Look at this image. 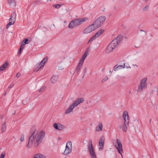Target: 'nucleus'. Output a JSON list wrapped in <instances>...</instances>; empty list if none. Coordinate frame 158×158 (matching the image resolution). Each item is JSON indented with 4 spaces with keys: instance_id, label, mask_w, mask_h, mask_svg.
Returning <instances> with one entry per match:
<instances>
[{
    "instance_id": "obj_27",
    "label": "nucleus",
    "mask_w": 158,
    "mask_h": 158,
    "mask_svg": "<svg viewBox=\"0 0 158 158\" xmlns=\"http://www.w3.org/2000/svg\"><path fill=\"white\" fill-rule=\"evenodd\" d=\"M24 134H22L21 135V137L20 139V141L21 142H23L24 140Z\"/></svg>"
},
{
    "instance_id": "obj_32",
    "label": "nucleus",
    "mask_w": 158,
    "mask_h": 158,
    "mask_svg": "<svg viewBox=\"0 0 158 158\" xmlns=\"http://www.w3.org/2000/svg\"><path fill=\"white\" fill-rule=\"evenodd\" d=\"M108 79V77H105L102 80V82H104L105 81L107 80Z\"/></svg>"
},
{
    "instance_id": "obj_44",
    "label": "nucleus",
    "mask_w": 158,
    "mask_h": 158,
    "mask_svg": "<svg viewBox=\"0 0 158 158\" xmlns=\"http://www.w3.org/2000/svg\"><path fill=\"white\" fill-rule=\"evenodd\" d=\"M110 73H111V71H110Z\"/></svg>"
},
{
    "instance_id": "obj_3",
    "label": "nucleus",
    "mask_w": 158,
    "mask_h": 158,
    "mask_svg": "<svg viewBox=\"0 0 158 158\" xmlns=\"http://www.w3.org/2000/svg\"><path fill=\"white\" fill-rule=\"evenodd\" d=\"M84 101V99L83 98H79L73 102L70 107L68 108L64 112L66 114H68L72 112L73 109L76 106H77L80 103L83 102Z\"/></svg>"
},
{
    "instance_id": "obj_31",
    "label": "nucleus",
    "mask_w": 158,
    "mask_h": 158,
    "mask_svg": "<svg viewBox=\"0 0 158 158\" xmlns=\"http://www.w3.org/2000/svg\"><path fill=\"white\" fill-rule=\"evenodd\" d=\"M124 68H126L127 69L131 68V67H130V66H129V65L128 64H125V67Z\"/></svg>"
},
{
    "instance_id": "obj_7",
    "label": "nucleus",
    "mask_w": 158,
    "mask_h": 158,
    "mask_svg": "<svg viewBox=\"0 0 158 158\" xmlns=\"http://www.w3.org/2000/svg\"><path fill=\"white\" fill-rule=\"evenodd\" d=\"M147 78H144L142 79L138 87L137 90L138 92H141L147 88Z\"/></svg>"
},
{
    "instance_id": "obj_1",
    "label": "nucleus",
    "mask_w": 158,
    "mask_h": 158,
    "mask_svg": "<svg viewBox=\"0 0 158 158\" xmlns=\"http://www.w3.org/2000/svg\"><path fill=\"white\" fill-rule=\"evenodd\" d=\"M45 135V132L43 131H35L29 139L27 147L30 148L32 144H33L35 147L38 146L41 142Z\"/></svg>"
},
{
    "instance_id": "obj_24",
    "label": "nucleus",
    "mask_w": 158,
    "mask_h": 158,
    "mask_svg": "<svg viewBox=\"0 0 158 158\" xmlns=\"http://www.w3.org/2000/svg\"><path fill=\"white\" fill-rule=\"evenodd\" d=\"M125 67V63H124L123 65H120L118 66H117V65H116L114 68V71H115L117 70V69L118 68L120 69H123Z\"/></svg>"
},
{
    "instance_id": "obj_41",
    "label": "nucleus",
    "mask_w": 158,
    "mask_h": 158,
    "mask_svg": "<svg viewBox=\"0 0 158 158\" xmlns=\"http://www.w3.org/2000/svg\"><path fill=\"white\" fill-rule=\"evenodd\" d=\"M87 141L86 140H84L83 141V143L84 144H86L87 143Z\"/></svg>"
},
{
    "instance_id": "obj_23",
    "label": "nucleus",
    "mask_w": 158,
    "mask_h": 158,
    "mask_svg": "<svg viewBox=\"0 0 158 158\" xmlns=\"http://www.w3.org/2000/svg\"><path fill=\"white\" fill-rule=\"evenodd\" d=\"M33 158H45L44 156L41 154H37L35 155Z\"/></svg>"
},
{
    "instance_id": "obj_40",
    "label": "nucleus",
    "mask_w": 158,
    "mask_h": 158,
    "mask_svg": "<svg viewBox=\"0 0 158 158\" xmlns=\"http://www.w3.org/2000/svg\"><path fill=\"white\" fill-rule=\"evenodd\" d=\"M20 76V74L19 73H18L16 75V77H19Z\"/></svg>"
},
{
    "instance_id": "obj_22",
    "label": "nucleus",
    "mask_w": 158,
    "mask_h": 158,
    "mask_svg": "<svg viewBox=\"0 0 158 158\" xmlns=\"http://www.w3.org/2000/svg\"><path fill=\"white\" fill-rule=\"evenodd\" d=\"M83 63L81 62H79L77 66V69H76V71L77 72H79V71H80V69H81L82 67Z\"/></svg>"
},
{
    "instance_id": "obj_34",
    "label": "nucleus",
    "mask_w": 158,
    "mask_h": 158,
    "mask_svg": "<svg viewBox=\"0 0 158 158\" xmlns=\"http://www.w3.org/2000/svg\"><path fill=\"white\" fill-rule=\"evenodd\" d=\"M5 154L2 153L0 156V158H4L5 157Z\"/></svg>"
},
{
    "instance_id": "obj_15",
    "label": "nucleus",
    "mask_w": 158,
    "mask_h": 158,
    "mask_svg": "<svg viewBox=\"0 0 158 158\" xmlns=\"http://www.w3.org/2000/svg\"><path fill=\"white\" fill-rule=\"evenodd\" d=\"M105 139L104 137L102 136L99 141V146L100 147L99 148V150H102L103 149Z\"/></svg>"
},
{
    "instance_id": "obj_36",
    "label": "nucleus",
    "mask_w": 158,
    "mask_h": 158,
    "mask_svg": "<svg viewBox=\"0 0 158 158\" xmlns=\"http://www.w3.org/2000/svg\"><path fill=\"white\" fill-rule=\"evenodd\" d=\"M63 69V66L60 65V66H59L58 67V69L59 70H62Z\"/></svg>"
},
{
    "instance_id": "obj_5",
    "label": "nucleus",
    "mask_w": 158,
    "mask_h": 158,
    "mask_svg": "<svg viewBox=\"0 0 158 158\" xmlns=\"http://www.w3.org/2000/svg\"><path fill=\"white\" fill-rule=\"evenodd\" d=\"M87 149L90 158H97L95 150L93 145V142L91 140H89L88 142Z\"/></svg>"
},
{
    "instance_id": "obj_26",
    "label": "nucleus",
    "mask_w": 158,
    "mask_h": 158,
    "mask_svg": "<svg viewBox=\"0 0 158 158\" xmlns=\"http://www.w3.org/2000/svg\"><path fill=\"white\" fill-rule=\"evenodd\" d=\"M30 41H29L27 39L25 38L23 40L22 44L25 45L26 44H29Z\"/></svg>"
},
{
    "instance_id": "obj_28",
    "label": "nucleus",
    "mask_w": 158,
    "mask_h": 158,
    "mask_svg": "<svg viewBox=\"0 0 158 158\" xmlns=\"http://www.w3.org/2000/svg\"><path fill=\"white\" fill-rule=\"evenodd\" d=\"M149 7L148 6H145L143 9V11H147L149 9Z\"/></svg>"
},
{
    "instance_id": "obj_38",
    "label": "nucleus",
    "mask_w": 158,
    "mask_h": 158,
    "mask_svg": "<svg viewBox=\"0 0 158 158\" xmlns=\"http://www.w3.org/2000/svg\"><path fill=\"white\" fill-rule=\"evenodd\" d=\"M26 101H25V100H24L23 102H22V103L23 104H26L27 103V100H25Z\"/></svg>"
},
{
    "instance_id": "obj_8",
    "label": "nucleus",
    "mask_w": 158,
    "mask_h": 158,
    "mask_svg": "<svg viewBox=\"0 0 158 158\" xmlns=\"http://www.w3.org/2000/svg\"><path fill=\"white\" fill-rule=\"evenodd\" d=\"M73 145L70 141H68L66 145V148L63 154L65 155H67L71 153L73 149Z\"/></svg>"
},
{
    "instance_id": "obj_39",
    "label": "nucleus",
    "mask_w": 158,
    "mask_h": 158,
    "mask_svg": "<svg viewBox=\"0 0 158 158\" xmlns=\"http://www.w3.org/2000/svg\"><path fill=\"white\" fill-rule=\"evenodd\" d=\"M22 50H21V49H19V50L18 52V55H20V54H21V53Z\"/></svg>"
},
{
    "instance_id": "obj_9",
    "label": "nucleus",
    "mask_w": 158,
    "mask_h": 158,
    "mask_svg": "<svg viewBox=\"0 0 158 158\" xmlns=\"http://www.w3.org/2000/svg\"><path fill=\"white\" fill-rule=\"evenodd\" d=\"M96 29L92 24L86 27L83 30V33L84 34H88L95 31Z\"/></svg>"
},
{
    "instance_id": "obj_43",
    "label": "nucleus",
    "mask_w": 158,
    "mask_h": 158,
    "mask_svg": "<svg viewBox=\"0 0 158 158\" xmlns=\"http://www.w3.org/2000/svg\"><path fill=\"white\" fill-rule=\"evenodd\" d=\"M140 31H143L142 30H141Z\"/></svg>"
},
{
    "instance_id": "obj_16",
    "label": "nucleus",
    "mask_w": 158,
    "mask_h": 158,
    "mask_svg": "<svg viewBox=\"0 0 158 158\" xmlns=\"http://www.w3.org/2000/svg\"><path fill=\"white\" fill-rule=\"evenodd\" d=\"M114 49V48L113 46L109 44L106 49L105 52L106 54H108L110 52L113 51Z\"/></svg>"
},
{
    "instance_id": "obj_2",
    "label": "nucleus",
    "mask_w": 158,
    "mask_h": 158,
    "mask_svg": "<svg viewBox=\"0 0 158 158\" xmlns=\"http://www.w3.org/2000/svg\"><path fill=\"white\" fill-rule=\"evenodd\" d=\"M122 118L123 119L124 122L123 125L120 126V129H121L124 132H126L128 126L129 121V117L127 111H124L123 114Z\"/></svg>"
},
{
    "instance_id": "obj_14",
    "label": "nucleus",
    "mask_w": 158,
    "mask_h": 158,
    "mask_svg": "<svg viewBox=\"0 0 158 158\" xmlns=\"http://www.w3.org/2000/svg\"><path fill=\"white\" fill-rule=\"evenodd\" d=\"M54 128L58 131H61L65 128V127L59 123H54L53 124Z\"/></svg>"
},
{
    "instance_id": "obj_18",
    "label": "nucleus",
    "mask_w": 158,
    "mask_h": 158,
    "mask_svg": "<svg viewBox=\"0 0 158 158\" xmlns=\"http://www.w3.org/2000/svg\"><path fill=\"white\" fill-rule=\"evenodd\" d=\"M103 127V124L101 122L98 123L97 126L96 127L95 131L96 132H100L102 129Z\"/></svg>"
},
{
    "instance_id": "obj_37",
    "label": "nucleus",
    "mask_w": 158,
    "mask_h": 158,
    "mask_svg": "<svg viewBox=\"0 0 158 158\" xmlns=\"http://www.w3.org/2000/svg\"><path fill=\"white\" fill-rule=\"evenodd\" d=\"M14 85V84H10L8 88L9 89L11 88H12Z\"/></svg>"
},
{
    "instance_id": "obj_21",
    "label": "nucleus",
    "mask_w": 158,
    "mask_h": 158,
    "mask_svg": "<svg viewBox=\"0 0 158 158\" xmlns=\"http://www.w3.org/2000/svg\"><path fill=\"white\" fill-rule=\"evenodd\" d=\"M88 55V51H86L83 54L82 57V58L81 59L80 61L83 63L84 60H85L86 57Z\"/></svg>"
},
{
    "instance_id": "obj_33",
    "label": "nucleus",
    "mask_w": 158,
    "mask_h": 158,
    "mask_svg": "<svg viewBox=\"0 0 158 158\" xmlns=\"http://www.w3.org/2000/svg\"><path fill=\"white\" fill-rule=\"evenodd\" d=\"M45 87H41L39 90L40 92H41L43 91Z\"/></svg>"
},
{
    "instance_id": "obj_13",
    "label": "nucleus",
    "mask_w": 158,
    "mask_h": 158,
    "mask_svg": "<svg viewBox=\"0 0 158 158\" xmlns=\"http://www.w3.org/2000/svg\"><path fill=\"white\" fill-rule=\"evenodd\" d=\"M117 143L115 144V146L118 150V152L122 156L121 152H123L122 147V144L121 142L119 139H117L116 140Z\"/></svg>"
},
{
    "instance_id": "obj_35",
    "label": "nucleus",
    "mask_w": 158,
    "mask_h": 158,
    "mask_svg": "<svg viewBox=\"0 0 158 158\" xmlns=\"http://www.w3.org/2000/svg\"><path fill=\"white\" fill-rule=\"evenodd\" d=\"M24 45L22 44L19 49L22 50L24 48Z\"/></svg>"
},
{
    "instance_id": "obj_29",
    "label": "nucleus",
    "mask_w": 158,
    "mask_h": 158,
    "mask_svg": "<svg viewBox=\"0 0 158 158\" xmlns=\"http://www.w3.org/2000/svg\"><path fill=\"white\" fill-rule=\"evenodd\" d=\"M61 6L60 4H57V5H53V7H55L56 8L58 9L60 8V6Z\"/></svg>"
},
{
    "instance_id": "obj_17",
    "label": "nucleus",
    "mask_w": 158,
    "mask_h": 158,
    "mask_svg": "<svg viewBox=\"0 0 158 158\" xmlns=\"http://www.w3.org/2000/svg\"><path fill=\"white\" fill-rule=\"evenodd\" d=\"M48 57H46L41 62L40 64H41V65L39 67V65L38 66V67H39L37 70L35 69V72L38 71L42 67H43L44 64L47 62L48 60Z\"/></svg>"
},
{
    "instance_id": "obj_25",
    "label": "nucleus",
    "mask_w": 158,
    "mask_h": 158,
    "mask_svg": "<svg viewBox=\"0 0 158 158\" xmlns=\"http://www.w3.org/2000/svg\"><path fill=\"white\" fill-rule=\"evenodd\" d=\"M6 127V123L4 122L2 124L1 128V131L2 133L4 132L5 131Z\"/></svg>"
},
{
    "instance_id": "obj_4",
    "label": "nucleus",
    "mask_w": 158,
    "mask_h": 158,
    "mask_svg": "<svg viewBox=\"0 0 158 158\" xmlns=\"http://www.w3.org/2000/svg\"><path fill=\"white\" fill-rule=\"evenodd\" d=\"M88 19V18L87 17H85L80 19H74L69 24L68 27L70 28H72L76 26L82 24L87 20Z\"/></svg>"
},
{
    "instance_id": "obj_10",
    "label": "nucleus",
    "mask_w": 158,
    "mask_h": 158,
    "mask_svg": "<svg viewBox=\"0 0 158 158\" xmlns=\"http://www.w3.org/2000/svg\"><path fill=\"white\" fill-rule=\"evenodd\" d=\"M122 39V36L121 35H118L116 38L114 39L110 44L112 46H113L114 48H115L118 45L121 40Z\"/></svg>"
},
{
    "instance_id": "obj_20",
    "label": "nucleus",
    "mask_w": 158,
    "mask_h": 158,
    "mask_svg": "<svg viewBox=\"0 0 158 158\" xmlns=\"http://www.w3.org/2000/svg\"><path fill=\"white\" fill-rule=\"evenodd\" d=\"M8 65V63L6 62L0 67V72L4 70Z\"/></svg>"
},
{
    "instance_id": "obj_30",
    "label": "nucleus",
    "mask_w": 158,
    "mask_h": 158,
    "mask_svg": "<svg viewBox=\"0 0 158 158\" xmlns=\"http://www.w3.org/2000/svg\"><path fill=\"white\" fill-rule=\"evenodd\" d=\"M7 2L9 4H11L14 3V0H7Z\"/></svg>"
},
{
    "instance_id": "obj_19",
    "label": "nucleus",
    "mask_w": 158,
    "mask_h": 158,
    "mask_svg": "<svg viewBox=\"0 0 158 158\" xmlns=\"http://www.w3.org/2000/svg\"><path fill=\"white\" fill-rule=\"evenodd\" d=\"M58 77L59 76L58 75H53L50 79L51 83L52 84L56 83L58 80Z\"/></svg>"
},
{
    "instance_id": "obj_12",
    "label": "nucleus",
    "mask_w": 158,
    "mask_h": 158,
    "mask_svg": "<svg viewBox=\"0 0 158 158\" xmlns=\"http://www.w3.org/2000/svg\"><path fill=\"white\" fill-rule=\"evenodd\" d=\"M104 30L103 29H101L97 32L89 40V42L90 41H92L95 39L99 37L104 32Z\"/></svg>"
},
{
    "instance_id": "obj_11",
    "label": "nucleus",
    "mask_w": 158,
    "mask_h": 158,
    "mask_svg": "<svg viewBox=\"0 0 158 158\" xmlns=\"http://www.w3.org/2000/svg\"><path fill=\"white\" fill-rule=\"evenodd\" d=\"M16 14L15 12L12 13L10 18L9 19V23L6 25V28H8L10 25L13 24L15 21Z\"/></svg>"
},
{
    "instance_id": "obj_6",
    "label": "nucleus",
    "mask_w": 158,
    "mask_h": 158,
    "mask_svg": "<svg viewBox=\"0 0 158 158\" xmlns=\"http://www.w3.org/2000/svg\"><path fill=\"white\" fill-rule=\"evenodd\" d=\"M106 19V18L105 16H101L94 21L92 24L97 29L103 24Z\"/></svg>"
},
{
    "instance_id": "obj_42",
    "label": "nucleus",
    "mask_w": 158,
    "mask_h": 158,
    "mask_svg": "<svg viewBox=\"0 0 158 158\" xmlns=\"http://www.w3.org/2000/svg\"><path fill=\"white\" fill-rule=\"evenodd\" d=\"M134 66H136L137 67H138V66L137 65H136V64H135V65H134Z\"/></svg>"
}]
</instances>
